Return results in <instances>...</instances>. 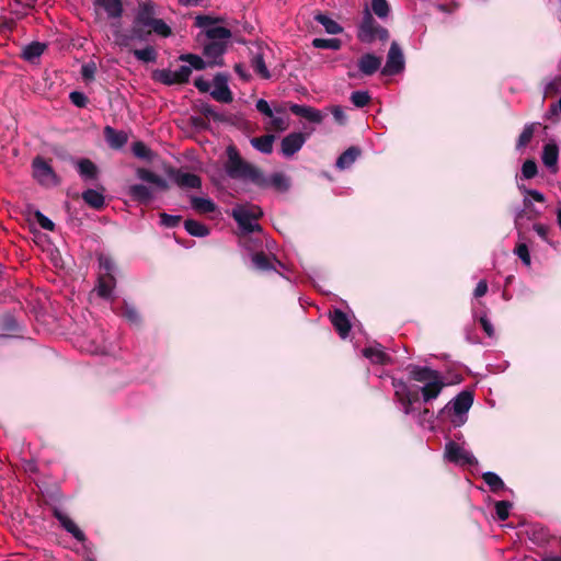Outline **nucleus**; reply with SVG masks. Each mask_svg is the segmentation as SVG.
<instances>
[{"mask_svg": "<svg viewBox=\"0 0 561 561\" xmlns=\"http://www.w3.org/2000/svg\"><path fill=\"white\" fill-rule=\"evenodd\" d=\"M412 380L422 383L416 387L402 379H393L394 398L405 415L412 414L416 409L414 404L420 401V394L424 403L435 400L445 387V381L439 371L426 366L409 365L407 367Z\"/></svg>", "mask_w": 561, "mask_h": 561, "instance_id": "obj_1", "label": "nucleus"}, {"mask_svg": "<svg viewBox=\"0 0 561 561\" xmlns=\"http://www.w3.org/2000/svg\"><path fill=\"white\" fill-rule=\"evenodd\" d=\"M262 215V209L253 204H238L231 210L241 230L240 242L249 252H259L263 247L262 228L257 224Z\"/></svg>", "mask_w": 561, "mask_h": 561, "instance_id": "obj_2", "label": "nucleus"}, {"mask_svg": "<svg viewBox=\"0 0 561 561\" xmlns=\"http://www.w3.org/2000/svg\"><path fill=\"white\" fill-rule=\"evenodd\" d=\"M227 160L224 164L226 174L232 180L264 185V173L255 165L243 160L234 146L226 149Z\"/></svg>", "mask_w": 561, "mask_h": 561, "instance_id": "obj_3", "label": "nucleus"}, {"mask_svg": "<svg viewBox=\"0 0 561 561\" xmlns=\"http://www.w3.org/2000/svg\"><path fill=\"white\" fill-rule=\"evenodd\" d=\"M473 403L470 391H461L450 400L438 413L440 417H449L454 426L459 427L467 421V413Z\"/></svg>", "mask_w": 561, "mask_h": 561, "instance_id": "obj_4", "label": "nucleus"}, {"mask_svg": "<svg viewBox=\"0 0 561 561\" xmlns=\"http://www.w3.org/2000/svg\"><path fill=\"white\" fill-rule=\"evenodd\" d=\"M357 38L365 44H373L377 39L387 42L389 32L374 19L371 12L366 8L358 25Z\"/></svg>", "mask_w": 561, "mask_h": 561, "instance_id": "obj_5", "label": "nucleus"}, {"mask_svg": "<svg viewBox=\"0 0 561 561\" xmlns=\"http://www.w3.org/2000/svg\"><path fill=\"white\" fill-rule=\"evenodd\" d=\"M32 174L34 180L43 187L49 188L60 184V178L53 167L39 156L32 161Z\"/></svg>", "mask_w": 561, "mask_h": 561, "instance_id": "obj_6", "label": "nucleus"}, {"mask_svg": "<svg viewBox=\"0 0 561 561\" xmlns=\"http://www.w3.org/2000/svg\"><path fill=\"white\" fill-rule=\"evenodd\" d=\"M195 25L203 30L209 42L220 41L227 43L231 37L230 30L217 25L215 20L209 15H197L195 18Z\"/></svg>", "mask_w": 561, "mask_h": 561, "instance_id": "obj_7", "label": "nucleus"}, {"mask_svg": "<svg viewBox=\"0 0 561 561\" xmlns=\"http://www.w3.org/2000/svg\"><path fill=\"white\" fill-rule=\"evenodd\" d=\"M445 458L458 466H473L478 463L476 457L456 442H448L445 446Z\"/></svg>", "mask_w": 561, "mask_h": 561, "instance_id": "obj_8", "label": "nucleus"}, {"mask_svg": "<svg viewBox=\"0 0 561 561\" xmlns=\"http://www.w3.org/2000/svg\"><path fill=\"white\" fill-rule=\"evenodd\" d=\"M405 60L403 51L397 42H392L388 50L385 67L381 69L383 76H394L404 70Z\"/></svg>", "mask_w": 561, "mask_h": 561, "instance_id": "obj_9", "label": "nucleus"}, {"mask_svg": "<svg viewBox=\"0 0 561 561\" xmlns=\"http://www.w3.org/2000/svg\"><path fill=\"white\" fill-rule=\"evenodd\" d=\"M542 208L535 206L533 201L524 196L523 207L515 211L514 221L516 228L519 230L525 221L535 220L542 215Z\"/></svg>", "mask_w": 561, "mask_h": 561, "instance_id": "obj_10", "label": "nucleus"}, {"mask_svg": "<svg viewBox=\"0 0 561 561\" xmlns=\"http://www.w3.org/2000/svg\"><path fill=\"white\" fill-rule=\"evenodd\" d=\"M307 140L302 133H290L282 139L280 151L284 157L289 158L297 153Z\"/></svg>", "mask_w": 561, "mask_h": 561, "instance_id": "obj_11", "label": "nucleus"}, {"mask_svg": "<svg viewBox=\"0 0 561 561\" xmlns=\"http://www.w3.org/2000/svg\"><path fill=\"white\" fill-rule=\"evenodd\" d=\"M210 95L214 100L221 103L232 102V92L228 85V78L222 73H217L214 78V88L210 91Z\"/></svg>", "mask_w": 561, "mask_h": 561, "instance_id": "obj_12", "label": "nucleus"}, {"mask_svg": "<svg viewBox=\"0 0 561 561\" xmlns=\"http://www.w3.org/2000/svg\"><path fill=\"white\" fill-rule=\"evenodd\" d=\"M227 48V43L220 41H210L205 44L203 54L208 60L209 66H221L222 55Z\"/></svg>", "mask_w": 561, "mask_h": 561, "instance_id": "obj_13", "label": "nucleus"}, {"mask_svg": "<svg viewBox=\"0 0 561 561\" xmlns=\"http://www.w3.org/2000/svg\"><path fill=\"white\" fill-rule=\"evenodd\" d=\"M156 4L151 0H144L138 4L135 24L148 27L156 20Z\"/></svg>", "mask_w": 561, "mask_h": 561, "instance_id": "obj_14", "label": "nucleus"}, {"mask_svg": "<svg viewBox=\"0 0 561 561\" xmlns=\"http://www.w3.org/2000/svg\"><path fill=\"white\" fill-rule=\"evenodd\" d=\"M54 516L59 522L60 526L69 534L73 536L78 541L82 542L85 540L84 533L76 525V523L59 508H54Z\"/></svg>", "mask_w": 561, "mask_h": 561, "instance_id": "obj_15", "label": "nucleus"}, {"mask_svg": "<svg viewBox=\"0 0 561 561\" xmlns=\"http://www.w3.org/2000/svg\"><path fill=\"white\" fill-rule=\"evenodd\" d=\"M382 58L371 53H366L360 56L357 61L358 70L364 76H373L381 66Z\"/></svg>", "mask_w": 561, "mask_h": 561, "instance_id": "obj_16", "label": "nucleus"}, {"mask_svg": "<svg viewBox=\"0 0 561 561\" xmlns=\"http://www.w3.org/2000/svg\"><path fill=\"white\" fill-rule=\"evenodd\" d=\"M264 182H265L264 185H256V186L261 187V188H267V187L272 186L279 192H286V191H288V188L290 186L289 178L282 172H275L271 176H266L264 174Z\"/></svg>", "mask_w": 561, "mask_h": 561, "instance_id": "obj_17", "label": "nucleus"}, {"mask_svg": "<svg viewBox=\"0 0 561 561\" xmlns=\"http://www.w3.org/2000/svg\"><path fill=\"white\" fill-rule=\"evenodd\" d=\"M94 5L102 8L108 19L119 20L123 15L122 0H94Z\"/></svg>", "mask_w": 561, "mask_h": 561, "instance_id": "obj_18", "label": "nucleus"}, {"mask_svg": "<svg viewBox=\"0 0 561 561\" xmlns=\"http://www.w3.org/2000/svg\"><path fill=\"white\" fill-rule=\"evenodd\" d=\"M331 322L342 339H346L348 336L351 331V322L342 310H334V312L331 314Z\"/></svg>", "mask_w": 561, "mask_h": 561, "instance_id": "obj_19", "label": "nucleus"}, {"mask_svg": "<svg viewBox=\"0 0 561 561\" xmlns=\"http://www.w3.org/2000/svg\"><path fill=\"white\" fill-rule=\"evenodd\" d=\"M104 137L108 146L113 149H122L128 140L125 131H118L111 126L104 128Z\"/></svg>", "mask_w": 561, "mask_h": 561, "instance_id": "obj_20", "label": "nucleus"}, {"mask_svg": "<svg viewBox=\"0 0 561 561\" xmlns=\"http://www.w3.org/2000/svg\"><path fill=\"white\" fill-rule=\"evenodd\" d=\"M251 66L253 70L263 79H270L271 73L264 60L263 48L257 46L255 51H251Z\"/></svg>", "mask_w": 561, "mask_h": 561, "instance_id": "obj_21", "label": "nucleus"}, {"mask_svg": "<svg viewBox=\"0 0 561 561\" xmlns=\"http://www.w3.org/2000/svg\"><path fill=\"white\" fill-rule=\"evenodd\" d=\"M136 175L139 180L150 183V184H153L162 191H165L169 187V184L165 179H163L162 176L158 175L157 173H154L148 169H145V168L137 169Z\"/></svg>", "mask_w": 561, "mask_h": 561, "instance_id": "obj_22", "label": "nucleus"}, {"mask_svg": "<svg viewBox=\"0 0 561 561\" xmlns=\"http://www.w3.org/2000/svg\"><path fill=\"white\" fill-rule=\"evenodd\" d=\"M136 175L139 180L150 183V184H153L162 191H165L169 187V184L165 179H163L162 176L158 175L157 173H154L148 169H145V168L137 169Z\"/></svg>", "mask_w": 561, "mask_h": 561, "instance_id": "obj_23", "label": "nucleus"}, {"mask_svg": "<svg viewBox=\"0 0 561 561\" xmlns=\"http://www.w3.org/2000/svg\"><path fill=\"white\" fill-rule=\"evenodd\" d=\"M363 355L373 364H388L390 356L382 350L380 344L368 346L363 350Z\"/></svg>", "mask_w": 561, "mask_h": 561, "instance_id": "obj_24", "label": "nucleus"}, {"mask_svg": "<svg viewBox=\"0 0 561 561\" xmlns=\"http://www.w3.org/2000/svg\"><path fill=\"white\" fill-rule=\"evenodd\" d=\"M128 194L134 201L140 204H148L153 197L151 188L144 184L130 185L128 187Z\"/></svg>", "mask_w": 561, "mask_h": 561, "instance_id": "obj_25", "label": "nucleus"}, {"mask_svg": "<svg viewBox=\"0 0 561 561\" xmlns=\"http://www.w3.org/2000/svg\"><path fill=\"white\" fill-rule=\"evenodd\" d=\"M46 49V45L39 42L27 44L22 50V58L28 62H35L39 59Z\"/></svg>", "mask_w": 561, "mask_h": 561, "instance_id": "obj_26", "label": "nucleus"}, {"mask_svg": "<svg viewBox=\"0 0 561 561\" xmlns=\"http://www.w3.org/2000/svg\"><path fill=\"white\" fill-rule=\"evenodd\" d=\"M76 168L79 175L83 180H94L98 176V168L96 165L89 159H80L76 162Z\"/></svg>", "mask_w": 561, "mask_h": 561, "instance_id": "obj_27", "label": "nucleus"}, {"mask_svg": "<svg viewBox=\"0 0 561 561\" xmlns=\"http://www.w3.org/2000/svg\"><path fill=\"white\" fill-rule=\"evenodd\" d=\"M360 150L357 147H350L336 160V168L340 170L348 169L359 157Z\"/></svg>", "mask_w": 561, "mask_h": 561, "instance_id": "obj_28", "label": "nucleus"}, {"mask_svg": "<svg viewBox=\"0 0 561 561\" xmlns=\"http://www.w3.org/2000/svg\"><path fill=\"white\" fill-rule=\"evenodd\" d=\"M175 183L181 187L201 188L202 180L198 175L188 172H179L175 175Z\"/></svg>", "mask_w": 561, "mask_h": 561, "instance_id": "obj_29", "label": "nucleus"}, {"mask_svg": "<svg viewBox=\"0 0 561 561\" xmlns=\"http://www.w3.org/2000/svg\"><path fill=\"white\" fill-rule=\"evenodd\" d=\"M192 208L199 214H209L216 210V204L207 197L191 196Z\"/></svg>", "mask_w": 561, "mask_h": 561, "instance_id": "obj_30", "label": "nucleus"}, {"mask_svg": "<svg viewBox=\"0 0 561 561\" xmlns=\"http://www.w3.org/2000/svg\"><path fill=\"white\" fill-rule=\"evenodd\" d=\"M559 152L556 145H546L542 150V162L552 172L557 171Z\"/></svg>", "mask_w": 561, "mask_h": 561, "instance_id": "obj_31", "label": "nucleus"}, {"mask_svg": "<svg viewBox=\"0 0 561 561\" xmlns=\"http://www.w3.org/2000/svg\"><path fill=\"white\" fill-rule=\"evenodd\" d=\"M284 108L275 107L273 116H270V128L275 131H284L288 127V118L284 116Z\"/></svg>", "mask_w": 561, "mask_h": 561, "instance_id": "obj_32", "label": "nucleus"}, {"mask_svg": "<svg viewBox=\"0 0 561 561\" xmlns=\"http://www.w3.org/2000/svg\"><path fill=\"white\" fill-rule=\"evenodd\" d=\"M275 140L274 135H264L255 137L250 140L253 148L262 153L268 154L273 151V142Z\"/></svg>", "mask_w": 561, "mask_h": 561, "instance_id": "obj_33", "label": "nucleus"}, {"mask_svg": "<svg viewBox=\"0 0 561 561\" xmlns=\"http://www.w3.org/2000/svg\"><path fill=\"white\" fill-rule=\"evenodd\" d=\"M114 286H115L114 275H110V276L102 275L99 277V284H98L95 290L100 297L107 299L111 297Z\"/></svg>", "mask_w": 561, "mask_h": 561, "instance_id": "obj_34", "label": "nucleus"}, {"mask_svg": "<svg viewBox=\"0 0 561 561\" xmlns=\"http://www.w3.org/2000/svg\"><path fill=\"white\" fill-rule=\"evenodd\" d=\"M82 199L94 209L102 208L105 203L103 194L92 188H88L82 193Z\"/></svg>", "mask_w": 561, "mask_h": 561, "instance_id": "obj_35", "label": "nucleus"}, {"mask_svg": "<svg viewBox=\"0 0 561 561\" xmlns=\"http://www.w3.org/2000/svg\"><path fill=\"white\" fill-rule=\"evenodd\" d=\"M116 313L123 318H125L130 324L138 325L140 323V316L136 308L124 301L121 309H116Z\"/></svg>", "mask_w": 561, "mask_h": 561, "instance_id": "obj_36", "label": "nucleus"}, {"mask_svg": "<svg viewBox=\"0 0 561 561\" xmlns=\"http://www.w3.org/2000/svg\"><path fill=\"white\" fill-rule=\"evenodd\" d=\"M185 230L194 237H206L209 234V229L204 224L194 220V219H187L184 222Z\"/></svg>", "mask_w": 561, "mask_h": 561, "instance_id": "obj_37", "label": "nucleus"}, {"mask_svg": "<svg viewBox=\"0 0 561 561\" xmlns=\"http://www.w3.org/2000/svg\"><path fill=\"white\" fill-rule=\"evenodd\" d=\"M316 20L324 27L329 34L336 35L343 32V27L325 14H318Z\"/></svg>", "mask_w": 561, "mask_h": 561, "instance_id": "obj_38", "label": "nucleus"}, {"mask_svg": "<svg viewBox=\"0 0 561 561\" xmlns=\"http://www.w3.org/2000/svg\"><path fill=\"white\" fill-rule=\"evenodd\" d=\"M252 263L259 271L265 272L275 268L270 259L262 251L252 254Z\"/></svg>", "mask_w": 561, "mask_h": 561, "instance_id": "obj_39", "label": "nucleus"}, {"mask_svg": "<svg viewBox=\"0 0 561 561\" xmlns=\"http://www.w3.org/2000/svg\"><path fill=\"white\" fill-rule=\"evenodd\" d=\"M312 46L319 49L339 50L342 46V42L339 38H314Z\"/></svg>", "mask_w": 561, "mask_h": 561, "instance_id": "obj_40", "label": "nucleus"}, {"mask_svg": "<svg viewBox=\"0 0 561 561\" xmlns=\"http://www.w3.org/2000/svg\"><path fill=\"white\" fill-rule=\"evenodd\" d=\"M133 55L142 62H154L157 60V51L152 46H147L142 49H135Z\"/></svg>", "mask_w": 561, "mask_h": 561, "instance_id": "obj_41", "label": "nucleus"}, {"mask_svg": "<svg viewBox=\"0 0 561 561\" xmlns=\"http://www.w3.org/2000/svg\"><path fill=\"white\" fill-rule=\"evenodd\" d=\"M154 79L165 85L179 84L174 70L161 69L154 73Z\"/></svg>", "mask_w": 561, "mask_h": 561, "instance_id": "obj_42", "label": "nucleus"}, {"mask_svg": "<svg viewBox=\"0 0 561 561\" xmlns=\"http://www.w3.org/2000/svg\"><path fill=\"white\" fill-rule=\"evenodd\" d=\"M535 127H536V124L525 125L523 131L520 133V135L517 139V144H516L517 150L525 148L530 142V140L533 139L534 133H535Z\"/></svg>", "mask_w": 561, "mask_h": 561, "instance_id": "obj_43", "label": "nucleus"}, {"mask_svg": "<svg viewBox=\"0 0 561 561\" xmlns=\"http://www.w3.org/2000/svg\"><path fill=\"white\" fill-rule=\"evenodd\" d=\"M482 478L493 492H497L505 486L501 477L495 472L486 471L483 473Z\"/></svg>", "mask_w": 561, "mask_h": 561, "instance_id": "obj_44", "label": "nucleus"}, {"mask_svg": "<svg viewBox=\"0 0 561 561\" xmlns=\"http://www.w3.org/2000/svg\"><path fill=\"white\" fill-rule=\"evenodd\" d=\"M180 60L186 61L192 69L204 70L208 65L202 57L194 54H184L180 56Z\"/></svg>", "mask_w": 561, "mask_h": 561, "instance_id": "obj_45", "label": "nucleus"}, {"mask_svg": "<svg viewBox=\"0 0 561 561\" xmlns=\"http://www.w3.org/2000/svg\"><path fill=\"white\" fill-rule=\"evenodd\" d=\"M133 153L142 160L150 161L153 158V152L142 141H135L131 146Z\"/></svg>", "mask_w": 561, "mask_h": 561, "instance_id": "obj_46", "label": "nucleus"}, {"mask_svg": "<svg viewBox=\"0 0 561 561\" xmlns=\"http://www.w3.org/2000/svg\"><path fill=\"white\" fill-rule=\"evenodd\" d=\"M371 11L379 18L386 19L390 13V7L387 0H371Z\"/></svg>", "mask_w": 561, "mask_h": 561, "instance_id": "obj_47", "label": "nucleus"}, {"mask_svg": "<svg viewBox=\"0 0 561 561\" xmlns=\"http://www.w3.org/2000/svg\"><path fill=\"white\" fill-rule=\"evenodd\" d=\"M148 27L162 37H168L172 33L171 27L161 19H156Z\"/></svg>", "mask_w": 561, "mask_h": 561, "instance_id": "obj_48", "label": "nucleus"}, {"mask_svg": "<svg viewBox=\"0 0 561 561\" xmlns=\"http://www.w3.org/2000/svg\"><path fill=\"white\" fill-rule=\"evenodd\" d=\"M351 101L356 107H364L369 103L370 95L367 91H354Z\"/></svg>", "mask_w": 561, "mask_h": 561, "instance_id": "obj_49", "label": "nucleus"}, {"mask_svg": "<svg viewBox=\"0 0 561 561\" xmlns=\"http://www.w3.org/2000/svg\"><path fill=\"white\" fill-rule=\"evenodd\" d=\"M512 504L508 501H499L495 503V513L500 520L507 519Z\"/></svg>", "mask_w": 561, "mask_h": 561, "instance_id": "obj_50", "label": "nucleus"}, {"mask_svg": "<svg viewBox=\"0 0 561 561\" xmlns=\"http://www.w3.org/2000/svg\"><path fill=\"white\" fill-rule=\"evenodd\" d=\"M34 217L41 228H43L44 230H47V231H54L55 224L47 216H45L42 211L36 210L34 213Z\"/></svg>", "mask_w": 561, "mask_h": 561, "instance_id": "obj_51", "label": "nucleus"}, {"mask_svg": "<svg viewBox=\"0 0 561 561\" xmlns=\"http://www.w3.org/2000/svg\"><path fill=\"white\" fill-rule=\"evenodd\" d=\"M537 174V164L534 160H526L524 163H523V167H522V178L524 179H533L535 178Z\"/></svg>", "mask_w": 561, "mask_h": 561, "instance_id": "obj_52", "label": "nucleus"}, {"mask_svg": "<svg viewBox=\"0 0 561 561\" xmlns=\"http://www.w3.org/2000/svg\"><path fill=\"white\" fill-rule=\"evenodd\" d=\"M181 221V216L160 214V224L167 228H174Z\"/></svg>", "mask_w": 561, "mask_h": 561, "instance_id": "obj_53", "label": "nucleus"}, {"mask_svg": "<svg viewBox=\"0 0 561 561\" xmlns=\"http://www.w3.org/2000/svg\"><path fill=\"white\" fill-rule=\"evenodd\" d=\"M515 253L516 255L522 260V262L526 265V266H529L531 261H530V254H529V250H528V247L525 244V243H520L518 244L516 248H515Z\"/></svg>", "mask_w": 561, "mask_h": 561, "instance_id": "obj_54", "label": "nucleus"}, {"mask_svg": "<svg viewBox=\"0 0 561 561\" xmlns=\"http://www.w3.org/2000/svg\"><path fill=\"white\" fill-rule=\"evenodd\" d=\"M305 118L311 123L320 124L324 118V114L320 110L309 106Z\"/></svg>", "mask_w": 561, "mask_h": 561, "instance_id": "obj_55", "label": "nucleus"}, {"mask_svg": "<svg viewBox=\"0 0 561 561\" xmlns=\"http://www.w3.org/2000/svg\"><path fill=\"white\" fill-rule=\"evenodd\" d=\"M176 79L180 83H185L188 81L192 70L188 65L180 66L176 70H174Z\"/></svg>", "mask_w": 561, "mask_h": 561, "instance_id": "obj_56", "label": "nucleus"}, {"mask_svg": "<svg viewBox=\"0 0 561 561\" xmlns=\"http://www.w3.org/2000/svg\"><path fill=\"white\" fill-rule=\"evenodd\" d=\"M71 103L78 107H84L88 103V98L84 93L79 91H72L69 94Z\"/></svg>", "mask_w": 561, "mask_h": 561, "instance_id": "obj_57", "label": "nucleus"}, {"mask_svg": "<svg viewBox=\"0 0 561 561\" xmlns=\"http://www.w3.org/2000/svg\"><path fill=\"white\" fill-rule=\"evenodd\" d=\"M99 262L101 270L105 272L104 276L113 275L115 264L110 257L101 256Z\"/></svg>", "mask_w": 561, "mask_h": 561, "instance_id": "obj_58", "label": "nucleus"}, {"mask_svg": "<svg viewBox=\"0 0 561 561\" xmlns=\"http://www.w3.org/2000/svg\"><path fill=\"white\" fill-rule=\"evenodd\" d=\"M95 71L96 66L94 62H88L81 67V75L84 80H93Z\"/></svg>", "mask_w": 561, "mask_h": 561, "instance_id": "obj_59", "label": "nucleus"}, {"mask_svg": "<svg viewBox=\"0 0 561 561\" xmlns=\"http://www.w3.org/2000/svg\"><path fill=\"white\" fill-rule=\"evenodd\" d=\"M255 107L264 116H266V117L273 116L274 108H272L270 106V104H268V102L266 100H264V99L257 100L256 104H255Z\"/></svg>", "mask_w": 561, "mask_h": 561, "instance_id": "obj_60", "label": "nucleus"}, {"mask_svg": "<svg viewBox=\"0 0 561 561\" xmlns=\"http://www.w3.org/2000/svg\"><path fill=\"white\" fill-rule=\"evenodd\" d=\"M560 88L561 82L558 79L548 82L545 87V96L557 94L560 91Z\"/></svg>", "mask_w": 561, "mask_h": 561, "instance_id": "obj_61", "label": "nucleus"}, {"mask_svg": "<svg viewBox=\"0 0 561 561\" xmlns=\"http://www.w3.org/2000/svg\"><path fill=\"white\" fill-rule=\"evenodd\" d=\"M479 322L483 329V331L485 332V334L490 337H492L494 335V328L491 323V321L488 319V317L485 314L481 316L479 318Z\"/></svg>", "mask_w": 561, "mask_h": 561, "instance_id": "obj_62", "label": "nucleus"}, {"mask_svg": "<svg viewBox=\"0 0 561 561\" xmlns=\"http://www.w3.org/2000/svg\"><path fill=\"white\" fill-rule=\"evenodd\" d=\"M331 113L334 117V119L340 124V125H344L346 123V115L343 111V108L339 105L336 106H333L331 108Z\"/></svg>", "mask_w": 561, "mask_h": 561, "instance_id": "obj_63", "label": "nucleus"}, {"mask_svg": "<svg viewBox=\"0 0 561 561\" xmlns=\"http://www.w3.org/2000/svg\"><path fill=\"white\" fill-rule=\"evenodd\" d=\"M534 230L543 240L548 242L549 227L542 224H535Z\"/></svg>", "mask_w": 561, "mask_h": 561, "instance_id": "obj_64", "label": "nucleus"}]
</instances>
